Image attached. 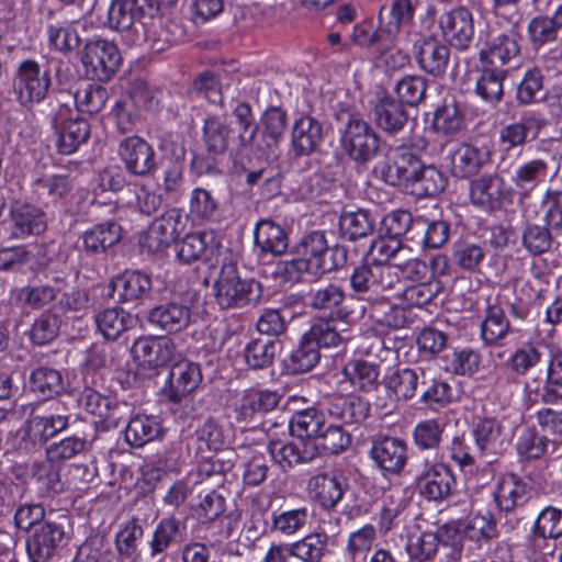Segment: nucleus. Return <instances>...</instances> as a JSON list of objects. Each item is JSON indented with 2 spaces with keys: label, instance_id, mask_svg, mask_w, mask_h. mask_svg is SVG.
I'll return each mask as SVG.
<instances>
[{
  "label": "nucleus",
  "instance_id": "1",
  "mask_svg": "<svg viewBox=\"0 0 562 562\" xmlns=\"http://www.w3.org/2000/svg\"><path fill=\"white\" fill-rule=\"evenodd\" d=\"M240 255L231 248H221L217 254L220 273L214 283L215 299L222 308L243 307L257 302L260 285L254 279H243L238 272Z\"/></svg>",
  "mask_w": 562,
  "mask_h": 562
},
{
  "label": "nucleus",
  "instance_id": "2",
  "mask_svg": "<svg viewBox=\"0 0 562 562\" xmlns=\"http://www.w3.org/2000/svg\"><path fill=\"white\" fill-rule=\"evenodd\" d=\"M401 279L391 265H376L367 261L357 266L350 276L351 290L361 299L367 300L373 312L378 314L380 304L385 303V295L397 290Z\"/></svg>",
  "mask_w": 562,
  "mask_h": 562
},
{
  "label": "nucleus",
  "instance_id": "3",
  "mask_svg": "<svg viewBox=\"0 0 562 562\" xmlns=\"http://www.w3.org/2000/svg\"><path fill=\"white\" fill-rule=\"evenodd\" d=\"M294 256L301 259L300 263L312 276L337 270L347 262V249L338 245L329 247L325 233L321 231L305 235L294 247Z\"/></svg>",
  "mask_w": 562,
  "mask_h": 562
},
{
  "label": "nucleus",
  "instance_id": "4",
  "mask_svg": "<svg viewBox=\"0 0 562 562\" xmlns=\"http://www.w3.org/2000/svg\"><path fill=\"white\" fill-rule=\"evenodd\" d=\"M402 46H412L413 55L425 72L432 76L445 74L449 60L450 48L432 35L424 36L415 30H407L401 35Z\"/></svg>",
  "mask_w": 562,
  "mask_h": 562
},
{
  "label": "nucleus",
  "instance_id": "5",
  "mask_svg": "<svg viewBox=\"0 0 562 562\" xmlns=\"http://www.w3.org/2000/svg\"><path fill=\"white\" fill-rule=\"evenodd\" d=\"M340 143L348 157L357 164H367L381 149V139L374 128L363 119L351 114L348 115Z\"/></svg>",
  "mask_w": 562,
  "mask_h": 562
},
{
  "label": "nucleus",
  "instance_id": "6",
  "mask_svg": "<svg viewBox=\"0 0 562 562\" xmlns=\"http://www.w3.org/2000/svg\"><path fill=\"white\" fill-rule=\"evenodd\" d=\"M471 434L474 443L486 463L493 464L507 450L512 442V432L504 420L494 416L476 417Z\"/></svg>",
  "mask_w": 562,
  "mask_h": 562
},
{
  "label": "nucleus",
  "instance_id": "7",
  "mask_svg": "<svg viewBox=\"0 0 562 562\" xmlns=\"http://www.w3.org/2000/svg\"><path fill=\"white\" fill-rule=\"evenodd\" d=\"M52 80L48 71H42L33 59L23 60L15 72L12 82L16 101L26 109H32L42 102L50 88Z\"/></svg>",
  "mask_w": 562,
  "mask_h": 562
},
{
  "label": "nucleus",
  "instance_id": "8",
  "mask_svg": "<svg viewBox=\"0 0 562 562\" xmlns=\"http://www.w3.org/2000/svg\"><path fill=\"white\" fill-rule=\"evenodd\" d=\"M81 61L92 79L109 81L119 70L122 56L113 42L97 38L86 43Z\"/></svg>",
  "mask_w": 562,
  "mask_h": 562
},
{
  "label": "nucleus",
  "instance_id": "9",
  "mask_svg": "<svg viewBox=\"0 0 562 562\" xmlns=\"http://www.w3.org/2000/svg\"><path fill=\"white\" fill-rule=\"evenodd\" d=\"M548 120L539 112L527 111L519 120L505 123L498 130V145L504 153L522 149L526 144L539 137Z\"/></svg>",
  "mask_w": 562,
  "mask_h": 562
},
{
  "label": "nucleus",
  "instance_id": "10",
  "mask_svg": "<svg viewBox=\"0 0 562 562\" xmlns=\"http://www.w3.org/2000/svg\"><path fill=\"white\" fill-rule=\"evenodd\" d=\"M470 200L485 212H495L512 202L513 188L496 172L483 175L470 183Z\"/></svg>",
  "mask_w": 562,
  "mask_h": 562
},
{
  "label": "nucleus",
  "instance_id": "11",
  "mask_svg": "<svg viewBox=\"0 0 562 562\" xmlns=\"http://www.w3.org/2000/svg\"><path fill=\"white\" fill-rule=\"evenodd\" d=\"M188 223V215L183 214L180 209L167 210L149 225L144 238V247L151 252L168 248L184 234Z\"/></svg>",
  "mask_w": 562,
  "mask_h": 562
},
{
  "label": "nucleus",
  "instance_id": "12",
  "mask_svg": "<svg viewBox=\"0 0 562 562\" xmlns=\"http://www.w3.org/2000/svg\"><path fill=\"white\" fill-rule=\"evenodd\" d=\"M69 425V416L59 412L57 402L47 407L40 406L32 411L26 422L24 434L33 445H44L50 438L65 430Z\"/></svg>",
  "mask_w": 562,
  "mask_h": 562
},
{
  "label": "nucleus",
  "instance_id": "13",
  "mask_svg": "<svg viewBox=\"0 0 562 562\" xmlns=\"http://www.w3.org/2000/svg\"><path fill=\"white\" fill-rule=\"evenodd\" d=\"M52 124L57 134L56 146L63 155L75 153L89 138V123L79 116L72 117L67 104L59 105Z\"/></svg>",
  "mask_w": 562,
  "mask_h": 562
},
{
  "label": "nucleus",
  "instance_id": "14",
  "mask_svg": "<svg viewBox=\"0 0 562 562\" xmlns=\"http://www.w3.org/2000/svg\"><path fill=\"white\" fill-rule=\"evenodd\" d=\"M147 0H112L105 25L116 32H133L134 36L144 22L151 18L153 9H149Z\"/></svg>",
  "mask_w": 562,
  "mask_h": 562
},
{
  "label": "nucleus",
  "instance_id": "15",
  "mask_svg": "<svg viewBox=\"0 0 562 562\" xmlns=\"http://www.w3.org/2000/svg\"><path fill=\"white\" fill-rule=\"evenodd\" d=\"M419 493L428 501H443L452 495L456 479L448 465L442 462L426 461L416 474Z\"/></svg>",
  "mask_w": 562,
  "mask_h": 562
},
{
  "label": "nucleus",
  "instance_id": "16",
  "mask_svg": "<svg viewBox=\"0 0 562 562\" xmlns=\"http://www.w3.org/2000/svg\"><path fill=\"white\" fill-rule=\"evenodd\" d=\"M513 333L510 319L497 297H487L481 316L480 339L485 347L503 346Z\"/></svg>",
  "mask_w": 562,
  "mask_h": 562
},
{
  "label": "nucleus",
  "instance_id": "17",
  "mask_svg": "<svg viewBox=\"0 0 562 562\" xmlns=\"http://www.w3.org/2000/svg\"><path fill=\"white\" fill-rule=\"evenodd\" d=\"M65 540L60 524L44 521L37 525L26 540V552L32 562L48 561Z\"/></svg>",
  "mask_w": 562,
  "mask_h": 562
},
{
  "label": "nucleus",
  "instance_id": "18",
  "mask_svg": "<svg viewBox=\"0 0 562 562\" xmlns=\"http://www.w3.org/2000/svg\"><path fill=\"white\" fill-rule=\"evenodd\" d=\"M134 361L143 369H157L172 360L175 342L167 337H140L131 349Z\"/></svg>",
  "mask_w": 562,
  "mask_h": 562
},
{
  "label": "nucleus",
  "instance_id": "19",
  "mask_svg": "<svg viewBox=\"0 0 562 562\" xmlns=\"http://www.w3.org/2000/svg\"><path fill=\"white\" fill-rule=\"evenodd\" d=\"M443 38L454 48L465 50L470 47L474 35L472 13L465 8L443 12L439 20Z\"/></svg>",
  "mask_w": 562,
  "mask_h": 562
},
{
  "label": "nucleus",
  "instance_id": "20",
  "mask_svg": "<svg viewBox=\"0 0 562 562\" xmlns=\"http://www.w3.org/2000/svg\"><path fill=\"white\" fill-rule=\"evenodd\" d=\"M177 25L157 12L144 22L132 43H147L153 52L161 53L179 41Z\"/></svg>",
  "mask_w": 562,
  "mask_h": 562
},
{
  "label": "nucleus",
  "instance_id": "21",
  "mask_svg": "<svg viewBox=\"0 0 562 562\" xmlns=\"http://www.w3.org/2000/svg\"><path fill=\"white\" fill-rule=\"evenodd\" d=\"M416 8L417 2L414 0H393L389 8L381 7L378 21L392 43L396 42L398 45H403L401 35L407 30H414L409 25L413 22Z\"/></svg>",
  "mask_w": 562,
  "mask_h": 562
},
{
  "label": "nucleus",
  "instance_id": "22",
  "mask_svg": "<svg viewBox=\"0 0 562 562\" xmlns=\"http://www.w3.org/2000/svg\"><path fill=\"white\" fill-rule=\"evenodd\" d=\"M119 155L125 168L135 176L145 177L156 169L155 150L139 136L124 138L119 145Z\"/></svg>",
  "mask_w": 562,
  "mask_h": 562
},
{
  "label": "nucleus",
  "instance_id": "23",
  "mask_svg": "<svg viewBox=\"0 0 562 562\" xmlns=\"http://www.w3.org/2000/svg\"><path fill=\"white\" fill-rule=\"evenodd\" d=\"M370 457L384 473L398 474L407 462V443L396 437L373 440Z\"/></svg>",
  "mask_w": 562,
  "mask_h": 562
},
{
  "label": "nucleus",
  "instance_id": "24",
  "mask_svg": "<svg viewBox=\"0 0 562 562\" xmlns=\"http://www.w3.org/2000/svg\"><path fill=\"white\" fill-rule=\"evenodd\" d=\"M369 115L375 126L387 135L397 134L408 122L405 105L390 95L378 98L372 103Z\"/></svg>",
  "mask_w": 562,
  "mask_h": 562
},
{
  "label": "nucleus",
  "instance_id": "25",
  "mask_svg": "<svg viewBox=\"0 0 562 562\" xmlns=\"http://www.w3.org/2000/svg\"><path fill=\"white\" fill-rule=\"evenodd\" d=\"M79 405L111 426H117L127 409L125 403H117L113 397L86 385L78 397Z\"/></svg>",
  "mask_w": 562,
  "mask_h": 562
},
{
  "label": "nucleus",
  "instance_id": "26",
  "mask_svg": "<svg viewBox=\"0 0 562 562\" xmlns=\"http://www.w3.org/2000/svg\"><path fill=\"white\" fill-rule=\"evenodd\" d=\"M281 395L276 391L248 389L235 404L236 420L249 423L258 414L273 411L280 403Z\"/></svg>",
  "mask_w": 562,
  "mask_h": 562
},
{
  "label": "nucleus",
  "instance_id": "27",
  "mask_svg": "<svg viewBox=\"0 0 562 562\" xmlns=\"http://www.w3.org/2000/svg\"><path fill=\"white\" fill-rule=\"evenodd\" d=\"M520 36L517 33H503L486 42L480 50L481 65H487L498 69L520 54Z\"/></svg>",
  "mask_w": 562,
  "mask_h": 562
},
{
  "label": "nucleus",
  "instance_id": "28",
  "mask_svg": "<svg viewBox=\"0 0 562 562\" xmlns=\"http://www.w3.org/2000/svg\"><path fill=\"white\" fill-rule=\"evenodd\" d=\"M324 139L322 123L311 115L299 117L291 131V146L296 157L310 156Z\"/></svg>",
  "mask_w": 562,
  "mask_h": 562
},
{
  "label": "nucleus",
  "instance_id": "29",
  "mask_svg": "<svg viewBox=\"0 0 562 562\" xmlns=\"http://www.w3.org/2000/svg\"><path fill=\"white\" fill-rule=\"evenodd\" d=\"M369 411L368 402L356 395L334 396L325 408L327 419L342 426L364 420Z\"/></svg>",
  "mask_w": 562,
  "mask_h": 562
},
{
  "label": "nucleus",
  "instance_id": "30",
  "mask_svg": "<svg viewBox=\"0 0 562 562\" xmlns=\"http://www.w3.org/2000/svg\"><path fill=\"white\" fill-rule=\"evenodd\" d=\"M202 381V372L199 363L181 360L175 363L169 374L168 397L178 403L196 390Z\"/></svg>",
  "mask_w": 562,
  "mask_h": 562
},
{
  "label": "nucleus",
  "instance_id": "31",
  "mask_svg": "<svg viewBox=\"0 0 562 562\" xmlns=\"http://www.w3.org/2000/svg\"><path fill=\"white\" fill-rule=\"evenodd\" d=\"M427 384L423 368H396L384 379L386 390L396 401H408L416 395L419 385Z\"/></svg>",
  "mask_w": 562,
  "mask_h": 562
},
{
  "label": "nucleus",
  "instance_id": "32",
  "mask_svg": "<svg viewBox=\"0 0 562 562\" xmlns=\"http://www.w3.org/2000/svg\"><path fill=\"white\" fill-rule=\"evenodd\" d=\"M345 487V479L335 473L317 474L312 476L307 483L308 494L326 509L336 507L342 499Z\"/></svg>",
  "mask_w": 562,
  "mask_h": 562
},
{
  "label": "nucleus",
  "instance_id": "33",
  "mask_svg": "<svg viewBox=\"0 0 562 562\" xmlns=\"http://www.w3.org/2000/svg\"><path fill=\"white\" fill-rule=\"evenodd\" d=\"M148 319L161 330L176 334L189 326L191 323V311L183 303L167 302L155 306L149 312Z\"/></svg>",
  "mask_w": 562,
  "mask_h": 562
},
{
  "label": "nucleus",
  "instance_id": "34",
  "mask_svg": "<svg viewBox=\"0 0 562 562\" xmlns=\"http://www.w3.org/2000/svg\"><path fill=\"white\" fill-rule=\"evenodd\" d=\"M550 170L548 157H536L521 161L515 168L512 182L524 195H528L548 178Z\"/></svg>",
  "mask_w": 562,
  "mask_h": 562
},
{
  "label": "nucleus",
  "instance_id": "35",
  "mask_svg": "<svg viewBox=\"0 0 562 562\" xmlns=\"http://www.w3.org/2000/svg\"><path fill=\"white\" fill-rule=\"evenodd\" d=\"M491 153L485 147L460 145L451 156V172L460 179L470 178L488 162Z\"/></svg>",
  "mask_w": 562,
  "mask_h": 562
},
{
  "label": "nucleus",
  "instance_id": "36",
  "mask_svg": "<svg viewBox=\"0 0 562 562\" xmlns=\"http://www.w3.org/2000/svg\"><path fill=\"white\" fill-rule=\"evenodd\" d=\"M12 234L18 238L38 235L46 228L44 212L27 203H15L11 209Z\"/></svg>",
  "mask_w": 562,
  "mask_h": 562
},
{
  "label": "nucleus",
  "instance_id": "37",
  "mask_svg": "<svg viewBox=\"0 0 562 562\" xmlns=\"http://www.w3.org/2000/svg\"><path fill=\"white\" fill-rule=\"evenodd\" d=\"M99 333L109 340L117 339L137 324V318L122 307H108L94 316Z\"/></svg>",
  "mask_w": 562,
  "mask_h": 562
},
{
  "label": "nucleus",
  "instance_id": "38",
  "mask_svg": "<svg viewBox=\"0 0 562 562\" xmlns=\"http://www.w3.org/2000/svg\"><path fill=\"white\" fill-rule=\"evenodd\" d=\"M420 159L412 151H403L392 161L381 166L380 172L383 181L390 186H398L403 182L412 183L417 170L420 168Z\"/></svg>",
  "mask_w": 562,
  "mask_h": 562
},
{
  "label": "nucleus",
  "instance_id": "39",
  "mask_svg": "<svg viewBox=\"0 0 562 562\" xmlns=\"http://www.w3.org/2000/svg\"><path fill=\"white\" fill-rule=\"evenodd\" d=\"M340 325L341 324L333 317L319 318L304 335H306L318 349L335 348L351 338L350 330L348 328H340Z\"/></svg>",
  "mask_w": 562,
  "mask_h": 562
},
{
  "label": "nucleus",
  "instance_id": "40",
  "mask_svg": "<svg viewBox=\"0 0 562 562\" xmlns=\"http://www.w3.org/2000/svg\"><path fill=\"white\" fill-rule=\"evenodd\" d=\"M327 422L325 411L308 408L296 412L292 416L289 423V429L293 437L299 438L301 443H304V439L314 438L318 440Z\"/></svg>",
  "mask_w": 562,
  "mask_h": 562
},
{
  "label": "nucleus",
  "instance_id": "41",
  "mask_svg": "<svg viewBox=\"0 0 562 562\" xmlns=\"http://www.w3.org/2000/svg\"><path fill=\"white\" fill-rule=\"evenodd\" d=\"M122 238V227L113 221L94 225L82 235L85 250L90 254H103Z\"/></svg>",
  "mask_w": 562,
  "mask_h": 562
},
{
  "label": "nucleus",
  "instance_id": "42",
  "mask_svg": "<svg viewBox=\"0 0 562 562\" xmlns=\"http://www.w3.org/2000/svg\"><path fill=\"white\" fill-rule=\"evenodd\" d=\"M526 495L527 484L515 473L504 474L498 480L494 493L497 506L504 512H512L517 506L524 504Z\"/></svg>",
  "mask_w": 562,
  "mask_h": 562
},
{
  "label": "nucleus",
  "instance_id": "43",
  "mask_svg": "<svg viewBox=\"0 0 562 562\" xmlns=\"http://www.w3.org/2000/svg\"><path fill=\"white\" fill-rule=\"evenodd\" d=\"M111 286L117 293L119 300L130 302L142 299L151 289L150 278L139 271H124L112 279Z\"/></svg>",
  "mask_w": 562,
  "mask_h": 562
},
{
  "label": "nucleus",
  "instance_id": "44",
  "mask_svg": "<svg viewBox=\"0 0 562 562\" xmlns=\"http://www.w3.org/2000/svg\"><path fill=\"white\" fill-rule=\"evenodd\" d=\"M74 189V179L68 175H46L33 182L34 193L46 203L66 200Z\"/></svg>",
  "mask_w": 562,
  "mask_h": 562
},
{
  "label": "nucleus",
  "instance_id": "45",
  "mask_svg": "<svg viewBox=\"0 0 562 562\" xmlns=\"http://www.w3.org/2000/svg\"><path fill=\"white\" fill-rule=\"evenodd\" d=\"M255 243L262 252L273 256H281L289 248V238L285 231L271 220H262L257 224Z\"/></svg>",
  "mask_w": 562,
  "mask_h": 562
},
{
  "label": "nucleus",
  "instance_id": "46",
  "mask_svg": "<svg viewBox=\"0 0 562 562\" xmlns=\"http://www.w3.org/2000/svg\"><path fill=\"white\" fill-rule=\"evenodd\" d=\"M507 76V69L482 65L480 76L476 79L475 93L485 102L499 103L504 97V80Z\"/></svg>",
  "mask_w": 562,
  "mask_h": 562
},
{
  "label": "nucleus",
  "instance_id": "47",
  "mask_svg": "<svg viewBox=\"0 0 562 562\" xmlns=\"http://www.w3.org/2000/svg\"><path fill=\"white\" fill-rule=\"evenodd\" d=\"M308 518V509L305 506L276 509L271 513L269 530L283 537H292L305 528Z\"/></svg>",
  "mask_w": 562,
  "mask_h": 562
},
{
  "label": "nucleus",
  "instance_id": "48",
  "mask_svg": "<svg viewBox=\"0 0 562 562\" xmlns=\"http://www.w3.org/2000/svg\"><path fill=\"white\" fill-rule=\"evenodd\" d=\"M342 375L355 390L371 392L376 387L380 369L376 363L357 359L344 367Z\"/></svg>",
  "mask_w": 562,
  "mask_h": 562
},
{
  "label": "nucleus",
  "instance_id": "49",
  "mask_svg": "<svg viewBox=\"0 0 562 562\" xmlns=\"http://www.w3.org/2000/svg\"><path fill=\"white\" fill-rule=\"evenodd\" d=\"M301 441L284 442L282 440H271L268 445V451L282 471H288L294 465L305 463L313 459V452L306 448H301Z\"/></svg>",
  "mask_w": 562,
  "mask_h": 562
},
{
  "label": "nucleus",
  "instance_id": "50",
  "mask_svg": "<svg viewBox=\"0 0 562 562\" xmlns=\"http://www.w3.org/2000/svg\"><path fill=\"white\" fill-rule=\"evenodd\" d=\"M464 125V115L453 97L446 98L434 114L432 126L437 133L453 136Z\"/></svg>",
  "mask_w": 562,
  "mask_h": 562
},
{
  "label": "nucleus",
  "instance_id": "51",
  "mask_svg": "<svg viewBox=\"0 0 562 562\" xmlns=\"http://www.w3.org/2000/svg\"><path fill=\"white\" fill-rule=\"evenodd\" d=\"M281 349V342L274 339H252L244 349L247 366L254 370H262L272 366Z\"/></svg>",
  "mask_w": 562,
  "mask_h": 562
},
{
  "label": "nucleus",
  "instance_id": "52",
  "mask_svg": "<svg viewBox=\"0 0 562 562\" xmlns=\"http://www.w3.org/2000/svg\"><path fill=\"white\" fill-rule=\"evenodd\" d=\"M238 126L237 142L241 149L263 150L261 143L256 140L258 125L256 124L251 106L239 102L233 110Z\"/></svg>",
  "mask_w": 562,
  "mask_h": 562
},
{
  "label": "nucleus",
  "instance_id": "53",
  "mask_svg": "<svg viewBox=\"0 0 562 562\" xmlns=\"http://www.w3.org/2000/svg\"><path fill=\"white\" fill-rule=\"evenodd\" d=\"M161 425L157 417L137 415L125 428V439L132 447H143L161 434Z\"/></svg>",
  "mask_w": 562,
  "mask_h": 562
},
{
  "label": "nucleus",
  "instance_id": "54",
  "mask_svg": "<svg viewBox=\"0 0 562 562\" xmlns=\"http://www.w3.org/2000/svg\"><path fill=\"white\" fill-rule=\"evenodd\" d=\"M30 390L42 397L50 398L64 390L61 372L50 367H37L30 374Z\"/></svg>",
  "mask_w": 562,
  "mask_h": 562
},
{
  "label": "nucleus",
  "instance_id": "55",
  "mask_svg": "<svg viewBox=\"0 0 562 562\" xmlns=\"http://www.w3.org/2000/svg\"><path fill=\"white\" fill-rule=\"evenodd\" d=\"M232 130L220 116H210L204 120L203 142L206 150L212 155H223L229 145Z\"/></svg>",
  "mask_w": 562,
  "mask_h": 562
},
{
  "label": "nucleus",
  "instance_id": "56",
  "mask_svg": "<svg viewBox=\"0 0 562 562\" xmlns=\"http://www.w3.org/2000/svg\"><path fill=\"white\" fill-rule=\"evenodd\" d=\"M308 305L318 311H334L337 310V319L344 318L347 313H342L339 308L346 299L344 289L337 284L328 283L324 286H318L311 290L308 293Z\"/></svg>",
  "mask_w": 562,
  "mask_h": 562
},
{
  "label": "nucleus",
  "instance_id": "57",
  "mask_svg": "<svg viewBox=\"0 0 562 562\" xmlns=\"http://www.w3.org/2000/svg\"><path fill=\"white\" fill-rule=\"evenodd\" d=\"M411 187L417 195L436 196L447 187L446 176L434 165L420 164Z\"/></svg>",
  "mask_w": 562,
  "mask_h": 562
},
{
  "label": "nucleus",
  "instance_id": "58",
  "mask_svg": "<svg viewBox=\"0 0 562 562\" xmlns=\"http://www.w3.org/2000/svg\"><path fill=\"white\" fill-rule=\"evenodd\" d=\"M293 558L301 562H321L327 553L328 536L312 532L291 543Z\"/></svg>",
  "mask_w": 562,
  "mask_h": 562
},
{
  "label": "nucleus",
  "instance_id": "59",
  "mask_svg": "<svg viewBox=\"0 0 562 562\" xmlns=\"http://www.w3.org/2000/svg\"><path fill=\"white\" fill-rule=\"evenodd\" d=\"M411 249L403 246L400 238L395 236H385L376 238L370 246L368 256L370 261L376 265L395 263L398 259H404L405 254H409Z\"/></svg>",
  "mask_w": 562,
  "mask_h": 562
},
{
  "label": "nucleus",
  "instance_id": "60",
  "mask_svg": "<svg viewBox=\"0 0 562 562\" xmlns=\"http://www.w3.org/2000/svg\"><path fill=\"white\" fill-rule=\"evenodd\" d=\"M542 71L535 67L528 69L517 86L516 100L521 105H530L547 99Z\"/></svg>",
  "mask_w": 562,
  "mask_h": 562
},
{
  "label": "nucleus",
  "instance_id": "61",
  "mask_svg": "<svg viewBox=\"0 0 562 562\" xmlns=\"http://www.w3.org/2000/svg\"><path fill=\"white\" fill-rule=\"evenodd\" d=\"M341 234L349 240H357L371 235L375 221L367 210L344 213L339 220Z\"/></svg>",
  "mask_w": 562,
  "mask_h": 562
},
{
  "label": "nucleus",
  "instance_id": "62",
  "mask_svg": "<svg viewBox=\"0 0 562 562\" xmlns=\"http://www.w3.org/2000/svg\"><path fill=\"white\" fill-rule=\"evenodd\" d=\"M319 359V349L306 335H303L299 346L285 360V367L293 374L305 373L311 371L318 363Z\"/></svg>",
  "mask_w": 562,
  "mask_h": 562
},
{
  "label": "nucleus",
  "instance_id": "63",
  "mask_svg": "<svg viewBox=\"0 0 562 562\" xmlns=\"http://www.w3.org/2000/svg\"><path fill=\"white\" fill-rule=\"evenodd\" d=\"M14 302L21 308L41 310L57 297V290L49 285H25L14 291Z\"/></svg>",
  "mask_w": 562,
  "mask_h": 562
},
{
  "label": "nucleus",
  "instance_id": "64",
  "mask_svg": "<svg viewBox=\"0 0 562 562\" xmlns=\"http://www.w3.org/2000/svg\"><path fill=\"white\" fill-rule=\"evenodd\" d=\"M210 240H212V237L205 232L187 234L176 244L177 259L186 265L203 259L209 249Z\"/></svg>",
  "mask_w": 562,
  "mask_h": 562
}]
</instances>
